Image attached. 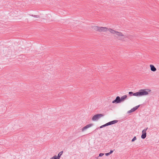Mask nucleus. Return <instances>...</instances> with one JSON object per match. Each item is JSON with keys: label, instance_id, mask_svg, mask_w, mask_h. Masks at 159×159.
Returning a JSON list of instances; mask_svg holds the SVG:
<instances>
[{"label": "nucleus", "instance_id": "f257e3e1", "mask_svg": "<svg viewBox=\"0 0 159 159\" xmlns=\"http://www.w3.org/2000/svg\"><path fill=\"white\" fill-rule=\"evenodd\" d=\"M151 91V90L149 89H142L135 93H133L132 92H129V94L130 96L133 95L137 97L141 96L148 95L149 92Z\"/></svg>", "mask_w": 159, "mask_h": 159}, {"label": "nucleus", "instance_id": "f03ea898", "mask_svg": "<svg viewBox=\"0 0 159 159\" xmlns=\"http://www.w3.org/2000/svg\"><path fill=\"white\" fill-rule=\"evenodd\" d=\"M108 30L111 34H116L118 36H124V35L121 32L117 31L116 30H114L111 29H109Z\"/></svg>", "mask_w": 159, "mask_h": 159}, {"label": "nucleus", "instance_id": "7ed1b4c3", "mask_svg": "<svg viewBox=\"0 0 159 159\" xmlns=\"http://www.w3.org/2000/svg\"><path fill=\"white\" fill-rule=\"evenodd\" d=\"M104 115L101 114H97L94 115L92 118V120L93 121L98 120L101 117L103 116Z\"/></svg>", "mask_w": 159, "mask_h": 159}, {"label": "nucleus", "instance_id": "20e7f679", "mask_svg": "<svg viewBox=\"0 0 159 159\" xmlns=\"http://www.w3.org/2000/svg\"><path fill=\"white\" fill-rule=\"evenodd\" d=\"M148 128L145 129L143 130L142 131V134L141 136V138L142 139H144L146 137V131Z\"/></svg>", "mask_w": 159, "mask_h": 159}, {"label": "nucleus", "instance_id": "39448f33", "mask_svg": "<svg viewBox=\"0 0 159 159\" xmlns=\"http://www.w3.org/2000/svg\"><path fill=\"white\" fill-rule=\"evenodd\" d=\"M121 102L120 98L119 96H117L116 99L112 102L113 103H118Z\"/></svg>", "mask_w": 159, "mask_h": 159}, {"label": "nucleus", "instance_id": "423d86ee", "mask_svg": "<svg viewBox=\"0 0 159 159\" xmlns=\"http://www.w3.org/2000/svg\"><path fill=\"white\" fill-rule=\"evenodd\" d=\"M140 105L137 106L133 108H132L130 110L127 111V113H130L135 111L139 107Z\"/></svg>", "mask_w": 159, "mask_h": 159}, {"label": "nucleus", "instance_id": "0eeeda50", "mask_svg": "<svg viewBox=\"0 0 159 159\" xmlns=\"http://www.w3.org/2000/svg\"><path fill=\"white\" fill-rule=\"evenodd\" d=\"M93 124H89L88 125H87L86 126L84 127H83L81 129V131L82 132H84L85 130L87 129L88 128L91 127L93 125Z\"/></svg>", "mask_w": 159, "mask_h": 159}, {"label": "nucleus", "instance_id": "6e6552de", "mask_svg": "<svg viewBox=\"0 0 159 159\" xmlns=\"http://www.w3.org/2000/svg\"><path fill=\"white\" fill-rule=\"evenodd\" d=\"M109 29L106 27H99V32H101L102 31H106L107 30H108Z\"/></svg>", "mask_w": 159, "mask_h": 159}, {"label": "nucleus", "instance_id": "1a4fd4ad", "mask_svg": "<svg viewBox=\"0 0 159 159\" xmlns=\"http://www.w3.org/2000/svg\"><path fill=\"white\" fill-rule=\"evenodd\" d=\"M150 69L151 71H155L157 70L156 68L153 65H150Z\"/></svg>", "mask_w": 159, "mask_h": 159}, {"label": "nucleus", "instance_id": "9d476101", "mask_svg": "<svg viewBox=\"0 0 159 159\" xmlns=\"http://www.w3.org/2000/svg\"><path fill=\"white\" fill-rule=\"evenodd\" d=\"M99 27L97 26H92V28L94 30L97 31H99Z\"/></svg>", "mask_w": 159, "mask_h": 159}, {"label": "nucleus", "instance_id": "9b49d317", "mask_svg": "<svg viewBox=\"0 0 159 159\" xmlns=\"http://www.w3.org/2000/svg\"><path fill=\"white\" fill-rule=\"evenodd\" d=\"M126 95H124L121 97L120 98V100L121 102H123L127 98Z\"/></svg>", "mask_w": 159, "mask_h": 159}, {"label": "nucleus", "instance_id": "f8f14e48", "mask_svg": "<svg viewBox=\"0 0 159 159\" xmlns=\"http://www.w3.org/2000/svg\"><path fill=\"white\" fill-rule=\"evenodd\" d=\"M63 153V151H61L57 155V157L58 158L60 159L61 156L62 155V153Z\"/></svg>", "mask_w": 159, "mask_h": 159}, {"label": "nucleus", "instance_id": "ddd939ff", "mask_svg": "<svg viewBox=\"0 0 159 159\" xmlns=\"http://www.w3.org/2000/svg\"><path fill=\"white\" fill-rule=\"evenodd\" d=\"M118 121L117 120H114L113 121H111V125H113L115 124V123H117L118 122Z\"/></svg>", "mask_w": 159, "mask_h": 159}, {"label": "nucleus", "instance_id": "4468645a", "mask_svg": "<svg viewBox=\"0 0 159 159\" xmlns=\"http://www.w3.org/2000/svg\"><path fill=\"white\" fill-rule=\"evenodd\" d=\"M29 15L30 16H31L33 17H36V18H39V15H33L29 14Z\"/></svg>", "mask_w": 159, "mask_h": 159}, {"label": "nucleus", "instance_id": "2eb2a0df", "mask_svg": "<svg viewBox=\"0 0 159 159\" xmlns=\"http://www.w3.org/2000/svg\"><path fill=\"white\" fill-rule=\"evenodd\" d=\"M50 159H59L56 155H55L52 157Z\"/></svg>", "mask_w": 159, "mask_h": 159}, {"label": "nucleus", "instance_id": "dca6fc26", "mask_svg": "<svg viewBox=\"0 0 159 159\" xmlns=\"http://www.w3.org/2000/svg\"><path fill=\"white\" fill-rule=\"evenodd\" d=\"M107 126V125L106 124H105L104 125H103L100 126V128H103V127H105V126Z\"/></svg>", "mask_w": 159, "mask_h": 159}, {"label": "nucleus", "instance_id": "f3484780", "mask_svg": "<svg viewBox=\"0 0 159 159\" xmlns=\"http://www.w3.org/2000/svg\"><path fill=\"white\" fill-rule=\"evenodd\" d=\"M136 137L135 136H134L133 138V139H132L131 140V141L132 142H133L135 140H136Z\"/></svg>", "mask_w": 159, "mask_h": 159}, {"label": "nucleus", "instance_id": "a211bd4d", "mask_svg": "<svg viewBox=\"0 0 159 159\" xmlns=\"http://www.w3.org/2000/svg\"><path fill=\"white\" fill-rule=\"evenodd\" d=\"M106 125H107V126H108V125H111V122L110 121L106 123Z\"/></svg>", "mask_w": 159, "mask_h": 159}, {"label": "nucleus", "instance_id": "6ab92c4d", "mask_svg": "<svg viewBox=\"0 0 159 159\" xmlns=\"http://www.w3.org/2000/svg\"><path fill=\"white\" fill-rule=\"evenodd\" d=\"M104 153H100L99 154V157H102L104 155Z\"/></svg>", "mask_w": 159, "mask_h": 159}, {"label": "nucleus", "instance_id": "aec40b11", "mask_svg": "<svg viewBox=\"0 0 159 159\" xmlns=\"http://www.w3.org/2000/svg\"><path fill=\"white\" fill-rule=\"evenodd\" d=\"M110 154L109 153V152L105 153V155L106 156H108L110 155Z\"/></svg>", "mask_w": 159, "mask_h": 159}, {"label": "nucleus", "instance_id": "412c9836", "mask_svg": "<svg viewBox=\"0 0 159 159\" xmlns=\"http://www.w3.org/2000/svg\"><path fill=\"white\" fill-rule=\"evenodd\" d=\"M113 152V150H111L110 151V152H109V153L111 154Z\"/></svg>", "mask_w": 159, "mask_h": 159}, {"label": "nucleus", "instance_id": "4be33fe9", "mask_svg": "<svg viewBox=\"0 0 159 159\" xmlns=\"http://www.w3.org/2000/svg\"><path fill=\"white\" fill-rule=\"evenodd\" d=\"M124 38H119L118 39L119 40H122L123 39H124Z\"/></svg>", "mask_w": 159, "mask_h": 159}, {"label": "nucleus", "instance_id": "5701e85b", "mask_svg": "<svg viewBox=\"0 0 159 159\" xmlns=\"http://www.w3.org/2000/svg\"><path fill=\"white\" fill-rule=\"evenodd\" d=\"M98 157L97 158V159H98Z\"/></svg>", "mask_w": 159, "mask_h": 159}]
</instances>
